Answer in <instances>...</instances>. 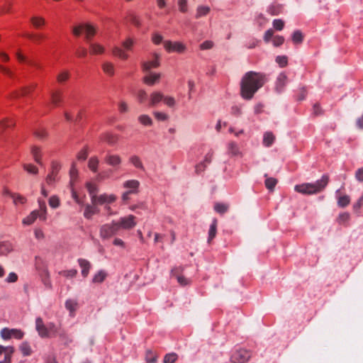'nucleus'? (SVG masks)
Masks as SVG:
<instances>
[{"label":"nucleus","mask_w":363,"mask_h":363,"mask_svg":"<svg viewBox=\"0 0 363 363\" xmlns=\"http://www.w3.org/2000/svg\"><path fill=\"white\" fill-rule=\"evenodd\" d=\"M89 45L91 55H101L105 52L104 47L99 43H89Z\"/></svg>","instance_id":"obj_18"},{"label":"nucleus","mask_w":363,"mask_h":363,"mask_svg":"<svg viewBox=\"0 0 363 363\" xmlns=\"http://www.w3.org/2000/svg\"><path fill=\"white\" fill-rule=\"evenodd\" d=\"M104 161L107 164L117 168L121 164L122 159L118 155L108 153L104 158Z\"/></svg>","instance_id":"obj_11"},{"label":"nucleus","mask_w":363,"mask_h":363,"mask_svg":"<svg viewBox=\"0 0 363 363\" xmlns=\"http://www.w3.org/2000/svg\"><path fill=\"white\" fill-rule=\"evenodd\" d=\"M139 122L145 126H151L152 125V118L146 114L140 115L138 117Z\"/></svg>","instance_id":"obj_36"},{"label":"nucleus","mask_w":363,"mask_h":363,"mask_svg":"<svg viewBox=\"0 0 363 363\" xmlns=\"http://www.w3.org/2000/svg\"><path fill=\"white\" fill-rule=\"evenodd\" d=\"M78 263L80 267L82 268V275L84 277H86L89 273V269L91 268L90 262L85 259L79 258L78 259Z\"/></svg>","instance_id":"obj_15"},{"label":"nucleus","mask_w":363,"mask_h":363,"mask_svg":"<svg viewBox=\"0 0 363 363\" xmlns=\"http://www.w3.org/2000/svg\"><path fill=\"white\" fill-rule=\"evenodd\" d=\"M31 152L33 154L35 161L39 164H42L40 148L38 147H33L32 148Z\"/></svg>","instance_id":"obj_43"},{"label":"nucleus","mask_w":363,"mask_h":363,"mask_svg":"<svg viewBox=\"0 0 363 363\" xmlns=\"http://www.w3.org/2000/svg\"><path fill=\"white\" fill-rule=\"evenodd\" d=\"M39 207H40V213H38V216L40 219L45 220H46V213H47V207L44 201L38 200Z\"/></svg>","instance_id":"obj_33"},{"label":"nucleus","mask_w":363,"mask_h":363,"mask_svg":"<svg viewBox=\"0 0 363 363\" xmlns=\"http://www.w3.org/2000/svg\"><path fill=\"white\" fill-rule=\"evenodd\" d=\"M217 233V220L214 219L210 225L208 230V242L211 243V240L216 237Z\"/></svg>","instance_id":"obj_24"},{"label":"nucleus","mask_w":363,"mask_h":363,"mask_svg":"<svg viewBox=\"0 0 363 363\" xmlns=\"http://www.w3.org/2000/svg\"><path fill=\"white\" fill-rule=\"evenodd\" d=\"M328 176L323 175L320 179L316 181L314 183H303L301 184L296 185L294 186V190L302 194H315L321 192L328 185Z\"/></svg>","instance_id":"obj_2"},{"label":"nucleus","mask_w":363,"mask_h":363,"mask_svg":"<svg viewBox=\"0 0 363 363\" xmlns=\"http://www.w3.org/2000/svg\"><path fill=\"white\" fill-rule=\"evenodd\" d=\"M15 125V122L13 119L11 118H4L0 121V135H1L4 130L9 127H13Z\"/></svg>","instance_id":"obj_20"},{"label":"nucleus","mask_w":363,"mask_h":363,"mask_svg":"<svg viewBox=\"0 0 363 363\" xmlns=\"http://www.w3.org/2000/svg\"><path fill=\"white\" fill-rule=\"evenodd\" d=\"M59 274L67 278H72L77 274V270L74 269L64 270L60 272Z\"/></svg>","instance_id":"obj_48"},{"label":"nucleus","mask_w":363,"mask_h":363,"mask_svg":"<svg viewBox=\"0 0 363 363\" xmlns=\"http://www.w3.org/2000/svg\"><path fill=\"white\" fill-rule=\"evenodd\" d=\"M303 35L301 30H297L293 33L292 41L294 44H301L303 42Z\"/></svg>","instance_id":"obj_37"},{"label":"nucleus","mask_w":363,"mask_h":363,"mask_svg":"<svg viewBox=\"0 0 363 363\" xmlns=\"http://www.w3.org/2000/svg\"><path fill=\"white\" fill-rule=\"evenodd\" d=\"M178 358V355L176 353L167 354L164 357V363H174Z\"/></svg>","instance_id":"obj_45"},{"label":"nucleus","mask_w":363,"mask_h":363,"mask_svg":"<svg viewBox=\"0 0 363 363\" xmlns=\"http://www.w3.org/2000/svg\"><path fill=\"white\" fill-rule=\"evenodd\" d=\"M30 22L36 28H39L45 24V18L40 16H33L30 18Z\"/></svg>","instance_id":"obj_28"},{"label":"nucleus","mask_w":363,"mask_h":363,"mask_svg":"<svg viewBox=\"0 0 363 363\" xmlns=\"http://www.w3.org/2000/svg\"><path fill=\"white\" fill-rule=\"evenodd\" d=\"M107 277V273L104 270H100L96 273L92 279L93 283H102Z\"/></svg>","instance_id":"obj_26"},{"label":"nucleus","mask_w":363,"mask_h":363,"mask_svg":"<svg viewBox=\"0 0 363 363\" xmlns=\"http://www.w3.org/2000/svg\"><path fill=\"white\" fill-rule=\"evenodd\" d=\"M276 62L280 65V67H284L288 63V59L286 56H277L276 57Z\"/></svg>","instance_id":"obj_56"},{"label":"nucleus","mask_w":363,"mask_h":363,"mask_svg":"<svg viewBox=\"0 0 363 363\" xmlns=\"http://www.w3.org/2000/svg\"><path fill=\"white\" fill-rule=\"evenodd\" d=\"M84 30L85 32V38L89 41L96 33V28L89 23L84 24Z\"/></svg>","instance_id":"obj_14"},{"label":"nucleus","mask_w":363,"mask_h":363,"mask_svg":"<svg viewBox=\"0 0 363 363\" xmlns=\"http://www.w3.org/2000/svg\"><path fill=\"white\" fill-rule=\"evenodd\" d=\"M228 153L232 156H240L241 155L238 145L233 142L230 143L228 145Z\"/></svg>","instance_id":"obj_31"},{"label":"nucleus","mask_w":363,"mask_h":363,"mask_svg":"<svg viewBox=\"0 0 363 363\" xmlns=\"http://www.w3.org/2000/svg\"><path fill=\"white\" fill-rule=\"evenodd\" d=\"M101 139L111 145H114L118 140V136L117 135L106 133L101 135Z\"/></svg>","instance_id":"obj_16"},{"label":"nucleus","mask_w":363,"mask_h":363,"mask_svg":"<svg viewBox=\"0 0 363 363\" xmlns=\"http://www.w3.org/2000/svg\"><path fill=\"white\" fill-rule=\"evenodd\" d=\"M350 202V198L347 195L340 196L337 200V204L340 207L344 208Z\"/></svg>","instance_id":"obj_42"},{"label":"nucleus","mask_w":363,"mask_h":363,"mask_svg":"<svg viewBox=\"0 0 363 363\" xmlns=\"http://www.w3.org/2000/svg\"><path fill=\"white\" fill-rule=\"evenodd\" d=\"M56 178H57V174H52V173L50 172L48 174V175L47 176V177L45 179L46 183L48 185L52 186L56 182Z\"/></svg>","instance_id":"obj_59"},{"label":"nucleus","mask_w":363,"mask_h":363,"mask_svg":"<svg viewBox=\"0 0 363 363\" xmlns=\"http://www.w3.org/2000/svg\"><path fill=\"white\" fill-rule=\"evenodd\" d=\"M60 201L57 196H52L49 199V205L51 208H57L60 206Z\"/></svg>","instance_id":"obj_49"},{"label":"nucleus","mask_w":363,"mask_h":363,"mask_svg":"<svg viewBox=\"0 0 363 363\" xmlns=\"http://www.w3.org/2000/svg\"><path fill=\"white\" fill-rule=\"evenodd\" d=\"M355 178L360 182H363V167L358 169L355 172Z\"/></svg>","instance_id":"obj_64"},{"label":"nucleus","mask_w":363,"mask_h":363,"mask_svg":"<svg viewBox=\"0 0 363 363\" xmlns=\"http://www.w3.org/2000/svg\"><path fill=\"white\" fill-rule=\"evenodd\" d=\"M69 77V73L67 71H64L60 73L57 77V80L60 83L67 81Z\"/></svg>","instance_id":"obj_54"},{"label":"nucleus","mask_w":363,"mask_h":363,"mask_svg":"<svg viewBox=\"0 0 363 363\" xmlns=\"http://www.w3.org/2000/svg\"><path fill=\"white\" fill-rule=\"evenodd\" d=\"M281 9L282 7L279 5H272L269 8V12L273 16H277L281 13Z\"/></svg>","instance_id":"obj_53"},{"label":"nucleus","mask_w":363,"mask_h":363,"mask_svg":"<svg viewBox=\"0 0 363 363\" xmlns=\"http://www.w3.org/2000/svg\"><path fill=\"white\" fill-rule=\"evenodd\" d=\"M118 231L116 221H112L111 223L104 224L100 228V236L102 239H108L117 233Z\"/></svg>","instance_id":"obj_3"},{"label":"nucleus","mask_w":363,"mask_h":363,"mask_svg":"<svg viewBox=\"0 0 363 363\" xmlns=\"http://www.w3.org/2000/svg\"><path fill=\"white\" fill-rule=\"evenodd\" d=\"M273 26L277 30H281L284 26V22L281 19H275L273 21Z\"/></svg>","instance_id":"obj_57"},{"label":"nucleus","mask_w":363,"mask_h":363,"mask_svg":"<svg viewBox=\"0 0 363 363\" xmlns=\"http://www.w3.org/2000/svg\"><path fill=\"white\" fill-rule=\"evenodd\" d=\"M267 82V75L262 72L250 71L242 77L240 85V96L245 100H250L255 93Z\"/></svg>","instance_id":"obj_1"},{"label":"nucleus","mask_w":363,"mask_h":363,"mask_svg":"<svg viewBox=\"0 0 363 363\" xmlns=\"http://www.w3.org/2000/svg\"><path fill=\"white\" fill-rule=\"evenodd\" d=\"M38 216V211H33L22 220L23 225H30L33 224Z\"/></svg>","instance_id":"obj_23"},{"label":"nucleus","mask_w":363,"mask_h":363,"mask_svg":"<svg viewBox=\"0 0 363 363\" xmlns=\"http://www.w3.org/2000/svg\"><path fill=\"white\" fill-rule=\"evenodd\" d=\"M160 66V55L157 53L154 54V59L152 60L143 62L142 63V69L143 72H148L152 69L157 68Z\"/></svg>","instance_id":"obj_8"},{"label":"nucleus","mask_w":363,"mask_h":363,"mask_svg":"<svg viewBox=\"0 0 363 363\" xmlns=\"http://www.w3.org/2000/svg\"><path fill=\"white\" fill-rule=\"evenodd\" d=\"M34 135L40 140H43L47 137V132L43 128H38L34 131Z\"/></svg>","instance_id":"obj_52"},{"label":"nucleus","mask_w":363,"mask_h":363,"mask_svg":"<svg viewBox=\"0 0 363 363\" xmlns=\"http://www.w3.org/2000/svg\"><path fill=\"white\" fill-rule=\"evenodd\" d=\"M186 49V47L184 44L179 42H174L173 43L172 52H183Z\"/></svg>","instance_id":"obj_50"},{"label":"nucleus","mask_w":363,"mask_h":363,"mask_svg":"<svg viewBox=\"0 0 363 363\" xmlns=\"http://www.w3.org/2000/svg\"><path fill=\"white\" fill-rule=\"evenodd\" d=\"M23 168L30 174L36 175L38 174V167L32 164H23Z\"/></svg>","instance_id":"obj_40"},{"label":"nucleus","mask_w":363,"mask_h":363,"mask_svg":"<svg viewBox=\"0 0 363 363\" xmlns=\"http://www.w3.org/2000/svg\"><path fill=\"white\" fill-rule=\"evenodd\" d=\"M116 200V196L115 195L103 194H100L97 196H93L91 203L94 206H98V205L106 206L108 204L115 202Z\"/></svg>","instance_id":"obj_5"},{"label":"nucleus","mask_w":363,"mask_h":363,"mask_svg":"<svg viewBox=\"0 0 363 363\" xmlns=\"http://www.w3.org/2000/svg\"><path fill=\"white\" fill-rule=\"evenodd\" d=\"M20 350L23 356H29L32 353L31 347L28 342H23L20 345Z\"/></svg>","instance_id":"obj_34"},{"label":"nucleus","mask_w":363,"mask_h":363,"mask_svg":"<svg viewBox=\"0 0 363 363\" xmlns=\"http://www.w3.org/2000/svg\"><path fill=\"white\" fill-rule=\"evenodd\" d=\"M36 85H33L32 86H26V87H22L21 89V91H14L11 96L14 99H17L21 96H26L35 87Z\"/></svg>","instance_id":"obj_22"},{"label":"nucleus","mask_w":363,"mask_h":363,"mask_svg":"<svg viewBox=\"0 0 363 363\" xmlns=\"http://www.w3.org/2000/svg\"><path fill=\"white\" fill-rule=\"evenodd\" d=\"M35 329L40 337H48V328L44 324L40 317L35 319Z\"/></svg>","instance_id":"obj_9"},{"label":"nucleus","mask_w":363,"mask_h":363,"mask_svg":"<svg viewBox=\"0 0 363 363\" xmlns=\"http://www.w3.org/2000/svg\"><path fill=\"white\" fill-rule=\"evenodd\" d=\"M13 250L12 245L9 242H0V256L7 255Z\"/></svg>","instance_id":"obj_19"},{"label":"nucleus","mask_w":363,"mask_h":363,"mask_svg":"<svg viewBox=\"0 0 363 363\" xmlns=\"http://www.w3.org/2000/svg\"><path fill=\"white\" fill-rule=\"evenodd\" d=\"M153 115L160 121H164L168 119V115L162 112L155 111Z\"/></svg>","instance_id":"obj_55"},{"label":"nucleus","mask_w":363,"mask_h":363,"mask_svg":"<svg viewBox=\"0 0 363 363\" xmlns=\"http://www.w3.org/2000/svg\"><path fill=\"white\" fill-rule=\"evenodd\" d=\"M277 183V180L272 177L267 178L265 180V186L270 191H272L274 189Z\"/></svg>","instance_id":"obj_47"},{"label":"nucleus","mask_w":363,"mask_h":363,"mask_svg":"<svg viewBox=\"0 0 363 363\" xmlns=\"http://www.w3.org/2000/svg\"><path fill=\"white\" fill-rule=\"evenodd\" d=\"M182 271V269L180 267L174 268L172 270L171 274L173 277H174L177 279L178 283L180 285L186 286L191 283V280L180 274Z\"/></svg>","instance_id":"obj_10"},{"label":"nucleus","mask_w":363,"mask_h":363,"mask_svg":"<svg viewBox=\"0 0 363 363\" xmlns=\"http://www.w3.org/2000/svg\"><path fill=\"white\" fill-rule=\"evenodd\" d=\"M18 280V275L15 272H10L6 279L7 283H14Z\"/></svg>","instance_id":"obj_60"},{"label":"nucleus","mask_w":363,"mask_h":363,"mask_svg":"<svg viewBox=\"0 0 363 363\" xmlns=\"http://www.w3.org/2000/svg\"><path fill=\"white\" fill-rule=\"evenodd\" d=\"M135 219V217L133 215H129L125 217H121L118 221H116V225H118V230L121 228L128 230L134 228L136 225V222Z\"/></svg>","instance_id":"obj_6"},{"label":"nucleus","mask_w":363,"mask_h":363,"mask_svg":"<svg viewBox=\"0 0 363 363\" xmlns=\"http://www.w3.org/2000/svg\"><path fill=\"white\" fill-rule=\"evenodd\" d=\"M160 76L161 75L159 73L150 74L144 77L143 82L149 86H152L159 81Z\"/></svg>","instance_id":"obj_17"},{"label":"nucleus","mask_w":363,"mask_h":363,"mask_svg":"<svg viewBox=\"0 0 363 363\" xmlns=\"http://www.w3.org/2000/svg\"><path fill=\"white\" fill-rule=\"evenodd\" d=\"M251 357V352L245 349H240L233 352L231 355L230 361L232 363H245Z\"/></svg>","instance_id":"obj_4"},{"label":"nucleus","mask_w":363,"mask_h":363,"mask_svg":"<svg viewBox=\"0 0 363 363\" xmlns=\"http://www.w3.org/2000/svg\"><path fill=\"white\" fill-rule=\"evenodd\" d=\"M61 168V165L59 162L53 161L51 164V172L52 174H58L60 169Z\"/></svg>","instance_id":"obj_58"},{"label":"nucleus","mask_w":363,"mask_h":363,"mask_svg":"<svg viewBox=\"0 0 363 363\" xmlns=\"http://www.w3.org/2000/svg\"><path fill=\"white\" fill-rule=\"evenodd\" d=\"M139 185L140 182L136 179L128 180L123 183L124 188L129 189L130 190H134L135 193L137 192Z\"/></svg>","instance_id":"obj_25"},{"label":"nucleus","mask_w":363,"mask_h":363,"mask_svg":"<svg viewBox=\"0 0 363 363\" xmlns=\"http://www.w3.org/2000/svg\"><path fill=\"white\" fill-rule=\"evenodd\" d=\"M12 199L13 201V203L16 205L18 203L23 204L26 202V199L18 194H15L14 195H12Z\"/></svg>","instance_id":"obj_51"},{"label":"nucleus","mask_w":363,"mask_h":363,"mask_svg":"<svg viewBox=\"0 0 363 363\" xmlns=\"http://www.w3.org/2000/svg\"><path fill=\"white\" fill-rule=\"evenodd\" d=\"M112 52L115 56H117L123 60H126L128 57L127 54H125L120 48L118 47L113 48Z\"/></svg>","instance_id":"obj_46"},{"label":"nucleus","mask_w":363,"mask_h":363,"mask_svg":"<svg viewBox=\"0 0 363 363\" xmlns=\"http://www.w3.org/2000/svg\"><path fill=\"white\" fill-rule=\"evenodd\" d=\"M210 11L208 6H200L197 8L196 18H199L202 16H206Z\"/></svg>","instance_id":"obj_38"},{"label":"nucleus","mask_w":363,"mask_h":363,"mask_svg":"<svg viewBox=\"0 0 363 363\" xmlns=\"http://www.w3.org/2000/svg\"><path fill=\"white\" fill-rule=\"evenodd\" d=\"M1 337L4 340H9L11 337H14L17 340L23 338L24 333L18 329H9L7 328H3L1 330Z\"/></svg>","instance_id":"obj_7"},{"label":"nucleus","mask_w":363,"mask_h":363,"mask_svg":"<svg viewBox=\"0 0 363 363\" xmlns=\"http://www.w3.org/2000/svg\"><path fill=\"white\" fill-rule=\"evenodd\" d=\"M86 187L87 191L90 195L91 201L92 202V196H97L96 193L98 191V188H97L96 185H95L91 182L86 183Z\"/></svg>","instance_id":"obj_35"},{"label":"nucleus","mask_w":363,"mask_h":363,"mask_svg":"<svg viewBox=\"0 0 363 363\" xmlns=\"http://www.w3.org/2000/svg\"><path fill=\"white\" fill-rule=\"evenodd\" d=\"M102 69L106 74L110 76H112L114 74V67L111 62H104L102 65Z\"/></svg>","instance_id":"obj_41"},{"label":"nucleus","mask_w":363,"mask_h":363,"mask_svg":"<svg viewBox=\"0 0 363 363\" xmlns=\"http://www.w3.org/2000/svg\"><path fill=\"white\" fill-rule=\"evenodd\" d=\"M77 303L72 299L67 300L65 302V308L69 311L71 313H74L76 310Z\"/></svg>","instance_id":"obj_44"},{"label":"nucleus","mask_w":363,"mask_h":363,"mask_svg":"<svg viewBox=\"0 0 363 363\" xmlns=\"http://www.w3.org/2000/svg\"><path fill=\"white\" fill-rule=\"evenodd\" d=\"M274 139L275 137L272 133L267 132L264 135L263 145L266 147H269L273 144Z\"/></svg>","instance_id":"obj_27"},{"label":"nucleus","mask_w":363,"mask_h":363,"mask_svg":"<svg viewBox=\"0 0 363 363\" xmlns=\"http://www.w3.org/2000/svg\"><path fill=\"white\" fill-rule=\"evenodd\" d=\"M51 104L54 106H57L62 101V94L59 91H52L50 94Z\"/></svg>","instance_id":"obj_29"},{"label":"nucleus","mask_w":363,"mask_h":363,"mask_svg":"<svg viewBox=\"0 0 363 363\" xmlns=\"http://www.w3.org/2000/svg\"><path fill=\"white\" fill-rule=\"evenodd\" d=\"M228 208L229 206L225 203H217L214 206V210L220 214L225 213L228 211Z\"/></svg>","instance_id":"obj_39"},{"label":"nucleus","mask_w":363,"mask_h":363,"mask_svg":"<svg viewBox=\"0 0 363 363\" xmlns=\"http://www.w3.org/2000/svg\"><path fill=\"white\" fill-rule=\"evenodd\" d=\"M287 83V77L284 73H280L277 78L275 90L277 93H281Z\"/></svg>","instance_id":"obj_12"},{"label":"nucleus","mask_w":363,"mask_h":363,"mask_svg":"<svg viewBox=\"0 0 363 363\" xmlns=\"http://www.w3.org/2000/svg\"><path fill=\"white\" fill-rule=\"evenodd\" d=\"M213 47V43L211 40H206L200 45L201 50H209Z\"/></svg>","instance_id":"obj_63"},{"label":"nucleus","mask_w":363,"mask_h":363,"mask_svg":"<svg viewBox=\"0 0 363 363\" xmlns=\"http://www.w3.org/2000/svg\"><path fill=\"white\" fill-rule=\"evenodd\" d=\"M207 167V164L204 163V162H201L196 166L195 172L197 174H199L202 172H203Z\"/></svg>","instance_id":"obj_62"},{"label":"nucleus","mask_w":363,"mask_h":363,"mask_svg":"<svg viewBox=\"0 0 363 363\" xmlns=\"http://www.w3.org/2000/svg\"><path fill=\"white\" fill-rule=\"evenodd\" d=\"M99 160L96 157H91L89 160L88 167L94 172H96L98 170V165Z\"/></svg>","instance_id":"obj_32"},{"label":"nucleus","mask_w":363,"mask_h":363,"mask_svg":"<svg viewBox=\"0 0 363 363\" xmlns=\"http://www.w3.org/2000/svg\"><path fill=\"white\" fill-rule=\"evenodd\" d=\"M99 213V208L97 207V206H94L92 203L86 204L85 206V209L84 212V216L86 219H91L94 214H97Z\"/></svg>","instance_id":"obj_13"},{"label":"nucleus","mask_w":363,"mask_h":363,"mask_svg":"<svg viewBox=\"0 0 363 363\" xmlns=\"http://www.w3.org/2000/svg\"><path fill=\"white\" fill-rule=\"evenodd\" d=\"M163 101L164 104L169 107H173L175 105V100L172 96H164Z\"/></svg>","instance_id":"obj_61"},{"label":"nucleus","mask_w":363,"mask_h":363,"mask_svg":"<svg viewBox=\"0 0 363 363\" xmlns=\"http://www.w3.org/2000/svg\"><path fill=\"white\" fill-rule=\"evenodd\" d=\"M130 162L136 168L145 170L144 166L140 157L137 155L131 156L129 159Z\"/></svg>","instance_id":"obj_30"},{"label":"nucleus","mask_w":363,"mask_h":363,"mask_svg":"<svg viewBox=\"0 0 363 363\" xmlns=\"http://www.w3.org/2000/svg\"><path fill=\"white\" fill-rule=\"evenodd\" d=\"M164 99V95L159 91H155L152 93L150 95V105L151 106H156L159 102L162 101Z\"/></svg>","instance_id":"obj_21"}]
</instances>
